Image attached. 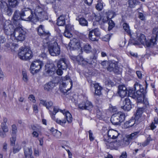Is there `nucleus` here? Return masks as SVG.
Returning <instances> with one entry per match:
<instances>
[{"mask_svg":"<svg viewBox=\"0 0 158 158\" xmlns=\"http://www.w3.org/2000/svg\"><path fill=\"white\" fill-rule=\"evenodd\" d=\"M12 134L11 135H16L17 132V129L16 126L15 125L12 126Z\"/></svg>","mask_w":158,"mask_h":158,"instance_id":"4c0bfd02","label":"nucleus"},{"mask_svg":"<svg viewBox=\"0 0 158 158\" xmlns=\"http://www.w3.org/2000/svg\"><path fill=\"white\" fill-rule=\"evenodd\" d=\"M138 105L139 106L140 104H142L144 105L143 106H142L141 107H139V108L137 109L136 111V116H138V117H140V115L142 114L143 113V110L146 109V108H148L149 107V106L148 107H146V105L145 104H144V102L143 101H143L139 103L138 102Z\"/></svg>","mask_w":158,"mask_h":158,"instance_id":"412c9836","label":"nucleus"},{"mask_svg":"<svg viewBox=\"0 0 158 158\" xmlns=\"http://www.w3.org/2000/svg\"><path fill=\"white\" fill-rule=\"evenodd\" d=\"M89 136L90 141H93L94 140V138L93 137V133L91 130L89 131Z\"/></svg>","mask_w":158,"mask_h":158,"instance_id":"69168bd1","label":"nucleus"},{"mask_svg":"<svg viewBox=\"0 0 158 158\" xmlns=\"http://www.w3.org/2000/svg\"><path fill=\"white\" fill-rule=\"evenodd\" d=\"M12 137L10 139V144L13 146L15 144V141L16 140V135H11Z\"/></svg>","mask_w":158,"mask_h":158,"instance_id":"09e8293b","label":"nucleus"},{"mask_svg":"<svg viewBox=\"0 0 158 158\" xmlns=\"http://www.w3.org/2000/svg\"><path fill=\"white\" fill-rule=\"evenodd\" d=\"M110 38V35L109 34L106 35L104 37L102 38L103 40L105 41H109Z\"/></svg>","mask_w":158,"mask_h":158,"instance_id":"052dcab7","label":"nucleus"},{"mask_svg":"<svg viewBox=\"0 0 158 158\" xmlns=\"http://www.w3.org/2000/svg\"><path fill=\"white\" fill-rule=\"evenodd\" d=\"M40 104H41L46 107V108L49 110L53 106V103L51 101H46L42 99H40Z\"/></svg>","mask_w":158,"mask_h":158,"instance_id":"5701e85b","label":"nucleus"},{"mask_svg":"<svg viewBox=\"0 0 158 158\" xmlns=\"http://www.w3.org/2000/svg\"><path fill=\"white\" fill-rule=\"evenodd\" d=\"M119 134L116 130L113 129H110L108 131V136L109 138L112 139H117Z\"/></svg>","mask_w":158,"mask_h":158,"instance_id":"6ab92c4d","label":"nucleus"},{"mask_svg":"<svg viewBox=\"0 0 158 158\" xmlns=\"http://www.w3.org/2000/svg\"><path fill=\"white\" fill-rule=\"evenodd\" d=\"M107 70L110 72L113 71L115 73H118L119 68L116 64L110 63L107 68Z\"/></svg>","mask_w":158,"mask_h":158,"instance_id":"4be33fe9","label":"nucleus"},{"mask_svg":"<svg viewBox=\"0 0 158 158\" xmlns=\"http://www.w3.org/2000/svg\"><path fill=\"white\" fill-rule=\"evenodd\" d=\"M28 98L29 100L35 103L36 102V100L35 99V97L32 94L30 95Z\"/></svg>","mask_w":158,"mask_h":158,"instance_id":"13d9d810","label":"nucleus"},{"mask_svg":"<svg viewBox=\"0 0 158 158\" xmlns=\"http://www.w3.org/2000/svg\"><path fill=\"white\" fill-rule=\"evenodd\" d=\"M23 75V79L25 82H27L28 81V77L27 75V73L26 71H23L22 72Z\"/></svg>","mask_w":158,"mask_h":158,"instance_id":"79ce46f5","label":"nucleus"},{"mask_svg":"<svg viewBox=\"0 0 158 158\" xmlns=\"http://www.w3.org/2000/svg\"><path fill=\"white\" fill-rule=\"evenodd\" d=\"M96 37V36L94 35L92 31H89V37L90 40L92 41H97Z\"/></svg>","mask_w":158,"mask_h":158,"instance_id":"72a5a7b5","label":"nucleus"},{"mask_svg":"<svg viewBox=\"0 0 158 158\" xmlns=\"http://www.w3.org/2000/svg\"><path fill=\"white\" fill-rule=\"evenodd\" d=\"M125 116L123 114L119 112L113 114L110 118L112 123L114 125H119L124 120Z\"/></svg>","mask_w":158,"mask_h":158,"instance_id":"1a4fd4ad","label":"nucleus"},{"mask_svg":"<svg viewBox=\"0 0 158 158\" xmlns=\"http://www.w3.org/2000/svg\"><path fill=\"white\" fill-rule=\"evenodd\" d=\"M87 64H92V62L91 61L89 60H85L83 59L82 62L81 63L80 65H81L82 66H85Z\"/></svg>","mask_w":158,"mask_h":158,"instance_id":"49530a36","label":"nucleus"},{"mask_svg":"<svg viewBox=\"0 0 158 158\" xmlns=\"http://www.w3.org/2000/svg\"><path fill=\"white\" fill-rule=\"evenodd\" d=\"M18 57L22 60H27L32 57L31 51L28 48H21L18 54Z\"/></svg>","mask_w":158,"mask_h":158,"instance_id":"6e6552de","label":"nucleus"},{"mask_svg":"<svg viewBox=\"0 0 158 158\" xmlns=\"http://www.w3.org/2000/svg\"><path fill=\"white\" fill-rule=\"evenodd\" d=\"M5 77V76L3 73L0 69V80L2 81L3 80Z\"/></svg>","mask_w":158,"mask_h":158,"instance_id":"e2e57ef3","label":"nucleus"},{"mask_svg":"<svg viewBox=\"0 0 158 158\" xmlns=\"http://www.w3.org/2000/svg\"><path fill=\"white\" fill-rule=\"evenodd\" d=\"M73 27L70 25H67L65 27V30L69 31L71 32V31L73 30Z\"/></svg>","mask_w":158,"mask_h":158,"instance_id":"603ef678","label":"nucleus"},{"mask_svg":"<svg viewBox=\"0 0 158 158\" xmlns=\"http://www.w3.org/2000/svg\"><path fill=\"white\" fill-rule=\"evenodd\" d=\"M105 84L108 86H112L114 85V82H112L110 80H107L105 81Z\"/></svg>","mask_w":158,"mask_h":158,"instance_id":"6e6d98bb","label":"nucleus"},{"mask_svg":"<svg viewBox=\"0 0 158 158\" xmlns=\"http://www.w3.org/2000/svg\"><path fill=\"white\" fill-rule=\"evenodd\" d=\"M54 87V84L52 81H50L46 83L44 86V89L47 91L52 90Z\"/></svg>","mask_w":158,"mask_h":158,"instance_id":"b1692460","label":"nucleus"},{"mask_svg":"<svg viewBox=\"0 0 158 158\" xmlns=\"http://www.w3.org/2000/svg\"><path fill=\"white\" fill-rule=\"evenodd\" d=\"M6 39L3 35H0V44H3L6 41Z\"/></svg>","mask_w":158,"mask_h":158,"instance_id":"bf43d9fd","label":"nucleus"},{"mask_svg":"<svg viewBox=\"0 0 158 158\" xmlns=\"http://www.w3.org/2000/svg\"><path fill=\"white\" fill-rule=\"evenodd\" d=\"M33 108L34 112L36 113H37L38 111V110L37 105L35 104L33 105Z\"/></svg>","mask_w":158,"mask_h":158,"instance_id":"680f3d73","label":"nucleus"},{"mask_svg":"<svg viewBox=\"0 0 158 158\" xmlns=\"http://www.w3.org/2000/svg\"><path fill=\"white\" fill-rule=\"evenodd\" d=\"M127 153L126 152H123L122 153L120 156V158H127Z\"/></svg>","mask_w":158,"mask_h":158,"instance_id":"0e129e2a","label":"nucleus"},{"mask_svg":"<svg viewBox=\"0 0 158 158\" xmlns=\"http://www.w3.org/2000/svg\"><path fill=\"white\" fill-rule=\"evenodd\" d=\"M108 25V30L110 31L114 27L115 24L114 22L112 20H110L109 21Z\"/></svg>","mask_w":158,"mask_h":158,"instance_id":"37998d69","label":"nucleus"},{"mask_svg":"<svg viewBox=\"0 0 158 158\" xmlns=\"http://www.w3.org/2000/svg\"><path fill=\"white\" fill-rule=\"evenodd\" d=\"M2 26L4 33L7 35L12 36L15 28L10 20H3L0 22V28Z\"/></svg>","mask_w":158,"mask_h":158,"instance_id":"20e7f679","label":"nucleus"},{"mask_svg":"<svg viewBox=\"0 0 158 158\" xmlns=\"http://www.w3.org/2000/svg\"><path fill=\"white\" fill-rule=\"evenodd\" d=\"M56 70L55 68L54 67L53 64L50 65L48 67V69L47 70V72L49 74L52 73L54 72Z\"/></svg>","mask_w":158,"mask_h":158,"instance_id":"f704fd0d","label":"nucleus"},{"mask_svg":"<svg viewBox=\"0 0 158 158\" xmlns=\"http://www.w3.org/2000/svg\"><path fill=\"white\" fill-rule=\"evenodd\" d=\"M139 131H137L127 135L126 142L127 143V144H128L132 140L137 138L139 135Z\"/></svg>","mask_w":158,"mask_h":158,"instance_id":"dca6fc26","label":"nucleus"},{"mask_svg":"<svg viewBox=\"0 0 158 158\" xmlns=\"http://www.w3.org/2000/svg\"><path fill=\"white\" fill-rule=\"evenodd\" d=\"M133 89L137 92V94L139 95V96L138 98V102L139 103L141 102L143 100L144 104H145L146 107H148L149 106L148 102V99L144 97V90L142 85L136 82L134 84Z\"/></svg>","mask_w":158,"mask_h":158,"instance_id":"7ed1b4c3","label":"nucleus"},{"mask_svg":"<svg viewBox=\"0 0 158 158\" xmlns=\"http://www.w3.org/2000/svg\"><path fill=\"white\" fill-rule=\"evenodd\" d=\"M49 112L52 119L61 125L67 120L69 123H71L72 121V115L68 111L59 110L57 107H54L53 112L49 110Z\"/></svg>","mask_w":158,"mask_h":158,"instance_id":"f257e3e1","label":"nucleus"},{"mask_svg":"<svg viewBox=\"0 0 158 158\" xmlns=\"http://www.w3.org/2000/svg\"><path fill=\"white\" fill-rule=\"evenodd\" d=\"M24 152L25 157L27 158L32 155V151L31 147H27L25 146L24 148Z\"/></svg>","mask_w":158,"mask_h":158,"instance_id":"a878e982","label":"nucleus"},{"mask_svg":"<svg viewBox=\"0 0 158 158\" xmlns=\"http://www.w3.org/2000/svg\"><path fill=\"white\" fill-rule=\"evenodd\" d=\"M128 121L131 127L133 126H135L137 124V123L136 122V121L134 118L131 119Z\"/></svg>","mask_w":158,"mask_h":158,"instance_id":"a19ab883","label":"nucleus"},{"mask_svg":"<svg viewBox=\"0 0 158 158\" xmlns=\"http://www.w3.org/2000/svg\"><path fill=\"white\" fill-rule=\"evenodd\" d=\"M62 69L60 68H58L56 70V73L57 75H62L63 73V71L62 70Z\"/></svg>","mask_w":158,"mask_h":158,"instance_id":"338daca9","label":"nucleus"},{"mask_svg":"<svg viewBox=\"0 0 158 158\" xmlns=\"http://www.w3.org/2000/svg\"><path fill=\"white\" fill-rule=\"evenodd\" d=\"M34 21L38 20L39 19H43L47 15L46 12L44 11L42 7L38 6L34 9Z\"/></svg>","mask_w":158,"mask_h":158,"instance_id":"9b49d317","label":"nucleus"},{"mask_svg":"<svg viewBox=\"0 0 158 158\" xmlns=\"http://www.w3.org/2000/svg\"><path fill=\"white\" fill-rule=\"evenodd\" d=\"M129 4L131 7H134L137 5L136 0H129Z\"/></svg>","mask_w":158,"mask_h":158,"instance_id":"e433bc0d","label":"nucleus"},{"mask_svg":"<svg viewBox=\"0 0 158 158\" xmlns=\"http://www.w3.org/2000/svg\"><path fill=\"white\" fill-rule=\"evenodd\" d=\"M37 31L39 35L43 36H45L46 38L48 37L49 33L48 31H46L43 26L40 25L38 27Z\"/></svg>","mask_w":158,"mask_h":158,"instance_id":"aec40b11","label":"nucleus"},{"mask_svg":"<svg viewBox=\"0 0 158 158\" xmlns=\"http://www.w3.org/2000/svg\"><path fill=\"white\" fill-rule=\"evenodd\" d=\"M21 148V146L18 144H16L13 148V153H15L19 151Z\"/></svg>","mask_w":158,"mask_h":158,"instance_id":"58836bf2","label":"nucleus"},{"mask_svg":"<svg viewBox=\"0 0 158 158\" xmlns=\"http://www.w3.org/2000/svg\"><path fill=\"white\" fill-rule=\"evenodd\" d=\"M64 35L65 37L68 38H70L72 37L73 36L71 32L69 31L66 30H65L64 33Z\"/></svg>","mask_w":158,"mask_h":158,"instance_id":"c03bdc74","label":"nucleus"},{"mask_svg":"<svg viewBox=\"0 0 158 158\" xmlns=\"http://www.w3.org/2000/svg\"><path fill=\"white\" fill-rule=\"evenodd\" d=\"M22 19L26 21H34V16L31 10L28 8H24L20 12Z\"/></svg>","mask_w":158,"mask_h":158,"instance_id":"39448f33","label":"nucleus"},{"mask_svg":"<svg viewBox=\"0 0 158 158\" xmlns=\"http://www.w3.org/2000/svg\"><path fill=\"white\" fill-rule=\"evenodd\" d=\"M13 19L14 21L16 22L22 19L21 12L19 13L17 11H15L13 15Z\"/></svg>","mask_w":158,"mask_h":158,"instance_id":"2f4dec72","label":"nucleus"},{"mask_svg":"<svg viewBox=\"0 0 158 158\" xmlns=\"http://www.w3.org/2000/svg\"><path fill=\"white\" fill-rule=\"evenodd\" d=\"M110 19V15H109V16H104L102 17L101 20L104 23H105L107 22V21Z\"/></svg>","mask_w":158,"mask_h":158,"instance_id":"3c124183","label":"nucleus"},{"mask_svg":"<svg viewBox=\"0 0 158 158\" xmlns=\"http://www.w3.org/2000/svg\"><path fill=\"white\" fill-rule=\"evenodd\" d=\"M136 35L135 41L138 44H146L148 47L152 46L156 44L157 37L156 34H155L152 36L150 41L148 42H147L145 37L143 34L138 33H137Z\"/></svg>","mask_w":158,"mask_h":158,"instance_id":"f03ea898","label":"nucleus"},{"mask_svg":"<svg viewBox=\"0 0 158 158\" xmlns=\"http://www.w3.org/2000/svg\"><path fill=\"white\" fill-rule=\"evenodd\" d=\"M78 107L81 110H91L93 107V105L91 102L86 101L85 102H82L80 103L78 105Z\"/></svg>","mask_w":158,"mask_h":158,"instance_id":"f8f14e48","label":"nucleus"},{"mask_svg":"<svg viewBox=\"0 0 158 158\" xmlns=\"http://www.w3.org/2000/svg\"><path fill=\"white\" fill-rule=\"evenodd\" d=\"M48 45V50L50 54L52 56H57L60 53V49L57 43L54 42L53 43L48 44L47 42L44 46L46 47Z\"/></svg>","mask_w":158,"mask_h":158,"instance_id":"423d86ee","label":"nucleus"},{"mask_svg":"<svg viewBox=\"0 0 158 158\" xmlns=\"http://www.w3.org/2000/svg\"><path fill=\"white\" fill-rule=\"evenodd\" d=\"M54 134V135L57 138H60L61 135V133L59 131L55 130V132Z\"/></svg>","mask_w":158,"mask_h":158,"instance_id":"5fc2aeb1","label":"nucleus"},{"mask_svg":"<svg viewBox=\"0 0 158 158\" xmlns=\"http://www.w3.org/2000/svg\"><path fill=\"white\" fill-rule=\"evenodd\" d=\"M96 8L99 11L101 10L103 8L102 3L100 2H98L96 6Z\"/></svg>","mask_w":158,"mask_h":158,"instance_id":"de8ad7c7","label":"nucleus"},{"mask_svg":"<svg viewBox=\"0 0 158 158\" xmlns=\"http://www.w3.org/2000/svg\"><path fill=\"white\" fill-rule=\"evenodd\" d=\"M84 50L87 53H88L91 52V48L90 45L89 44L85 45L84 47Z\"/></svg>","mask_w":158,"mask_h":158,"instance_id":"c9c22d12","label":"nucleus"},{"mask_svg":"<svg viewBox=\"0 0 158 158\" xmlns=\"http://www.w3.org/2000/svg\"><path fill=\"white\" fill-rule=\"evenodd\" d=\"M9 5L12 8H15L18 6L19 3V0H8Z\"/></svg>","mask_w":158,"mask_h":158,"instance_id":"cd10ccee","label":"nucleus"},{"mask_svg":"<svg viewBox=\"0 0 158 158\" xmlns=\"http://www.w3.org/2000/svg\"><path fill=\"white\" fill-rule=\"evenodd\" d=\"M5 132L3 131L2 130H0V136L2 138H5L6 137V135Z\"/></svg>","mask_w":158,"mask_h":158,"instance_id":"774afa93","label":"nucleus"},{"mask_svg":"<svg viewBox=\"0 0 158 158\" xmlns=\"http://www.w3.org/2000/svg\"><path fill=\"white\" fill-rule=\"evenodd\" d=\"M2 129L0 130H2L3 131L5 132H7L8 131V130L7 127L6 125H5L4 123H2L1 125Z\"/></svg>","mask_w":158,"mask_h":158,"instance_id":"a18cd8bd","label":"nucleus"},{"mask_svg":"<svg viewBox=\"0 0 158 158\" xmlns=\"http://www.w3.org/2000/svg\"><path fill=\"white\" fill-rule=\"evenodd\" d=\"M94 87L95 89V95L98 96L102 94L101 90L102 89V88L98 83L95 84Z\"/></svg>","mask_w":158,"mask_h":158,"instance_id":"393cba45","label":"nucleus"},{"mask_svg":"<svg viewBox=\"0 0 158 158\" xmlns=\"http://www.w3.org/2000/svg\"><path fill=\"white\" fill-rule=\"evenodd\" d=\"M5 12L6 14L9 16L11 15L12 14L11 9L8 6L6 9L5 11H3Z\"/></svg>","mask_w":158,"mask_h":158,"instance_id":"8fccbe9b","label":"nucleus"},{"mask_svg":"<svg viewBox=\"0 0 158 158\" xmlns=\"http://www.w3.org/2000/svg\"><path fill=\"white\" fill-rule=\"evenodd\" d=\"M58 68H60L63 70L66 69L67 67L66 60L64 58H61L57 63Z\"/></svg>","mask_w":158,"mask_h":158,"instance_id":"a211bd4d","label":"nucleus"},{"mask_svg":"<svg viewBox=\"0 0 158 158\" xmlns=\"http://www.w3.org/2000/svg\"><path fill=\"white\" fill-rule=\"evenodd\" d=\"M122 109L128 111L131 108V104L130 100L128 98H126L123 101V105L121 106Z\"/></svg>","mask_w":158,"mask_h":158,"instance_id":"2eb2a0df","label":"nucleus"},{"mask_svg":"<svg viewBox=\"0 0 158 158\" xmlns=\"http://www.w3.org/2000/svg\"><path fill=\"white\" fill-rule=\"evenodd\" d=\"M69 47L71 50H73L81 47V45L78 40L76 39L73 38L71 40L69 44Z\"/></svg>","mask_w":158,"mask_h":158,"instance_id":"ddd939ff","label":"nucleus"},{"mask_svg":"<svg viewBox=\"0 0 158 158\" xmlns=\"http://www.w3.org/2000/svg\"><path fill=\"white\" fill-rule=\"evenodd\" d=\"M65 23L64 18V16L61 15L57 19V24L59 26H63Z\"/></svg>","mask_w":158,"mask_h":158,"instance_id":"c756f323","label":"nucleus"},{"mask_svg":"<svg viewBox=\"0 0 158 158\" xmlns=\"http://www.w3.org/2000/svg\"><path fill=\"white\" fill-rule=\"evenodd\" d=\"M43 66L42 61L37 60L34 61L31 64L30 70L31 73L34 74L39 72Z\"/></svg>","mask_w":158,"mask_h":158,"instance_id":"9d476101","label":"nucleus"},{"mask_svg":"<svg viewBox=\"0 0 158 158\" xmlns=\"http://www.w3.org/2000/svg\"><path fill=\"white\" fill-rule=\"evenodd\" d=\"M106 14L107 16H109V15H110V19H111L113 17L114 13L111 10H109L106 12Z\"/></svg>","mask_w":158,"mask_h":158,"instance_id":"864d4df0","label":"nucleus"},{"mask_svg":"<svg viewBox=\"0 0 158 158\" xmlns=\"http://www.w3.org/2000/svg\"><path fill=\"white\" fill-rule=\"evenodd\" d=\"M108 140V139L107 140L105 138L104 139V141L106 146L108 147V148H109L111 149H117V148L120 145L119 144H118V145H116L118 143L117 142H111L109 143Z\"/></svg>","mask_w":158,"mask_h":158,"instance_id":"f3484780","label":"nucleus"},{"mask_svg":"<svg viewBox=\"0 0 158 158\" xmlns=\"http://www.w3.org/2000/svg\"><path fill=\"white\" fill-rule=\"evenodd\" d=\"M8 7L7 4L6 2V0H0V9L2 11H5Z\"/></svg>","mask_w":158,"mask_h":158,"instance_id":"c85d7f7f","label":"nucleus"},{"mask_svg":"<svg viewBox=\"0 0 158 158\" xmlns=\"http://www.w3.org/2000/svg\"><path fill=\"white\" fill-rule=\"evenodd\" d=\"M128 95L133 98H136L138 101V98L139 96L138 94H137V92L133 88L129 89L128 91Z\"/></svg>","mask_w":158,"mask_h":158,"instance_id":"bb28decb","label":"nucleus"},{"mask_svg":"<svg viewBox=\"0 0 158 158\" xmlns=\"http://www.w3.org/2000/svg\"><path fill=\"white\" fill-rule=\"evenodd\" d=\"M123 27L124 30L129 35H131V31L129 28V25L126 23H124L123 24Z\"/></svg>","mask_w":158,"mask_h":158,"instance_id":"473e14b6","label":"nucleus"},{"mask_svg":"<svg viewBox=\"0 0 158 158\" xmlns=\"http://www.w3.org/2000/svg\"><path fill=\"white\" fill-rule=\"evenodd\" d=\"M70 58L72 60L76 63V62L77 59H78L80 58L79 56H70Z\"/></svg>","mask_w":158,"mask_h":158,"instance_id":"4d7b16f0","label":"nucleus"},{"mask_svg":"<svg viewBox=\"0 0 158 158\" xmlns=\"http://www.w3.org/2000/svg\"><path fill=\"white\" fill-rule=\"evenodd\" d=\"M78 21L80 25L82 26H88V21L83 18H81L79 19Z\"/></svg>","mask_w":158,"mask_h":158,"instance_id":"7c9ffc66","label":"nucleus"},{"mask_svg":"<svg viewBox=\"0 0 158 158\" xmlns=\"http://www.w3.org/2000/svg\"><path fill=\"white\" fill-rule=\"evenodd\" d=\"M127 90L126 87L123 85L118 86V93L121 98H124L127 94Z\"/></svg>","mask_w":158,"mask_h":158,"instance_id":"4468645a","label":"nucleus"},{"mask_svg":"<svg viewBox=\"0 0 158 158\" xmlns=\"http://www.w3.org/2000/svg\"><path fill=\"white\" fill-rule=\"evenodd\" d=\"M94 34L96 37H99L101 35V33L98 28H96L91 30Z\"/></svg>","mask_w":158,"mask_h":158,"instance_id":"ea45409f","label":"nucleus"},{"mask_svg":"<svg viewBox=\"0 0 158 158\" xmlns=\"http://www.w3.org/2000/svg\"><path fill=\"white\" fill-rule=\"evenodd\" d=\"M26 31L20 27H18L15 28L12 36L15 39L19 41H23L25 39Z\"/></svg>","mask_w":158,"mask_h":158,"instance_id":"0eeeda50","label":"nucleus"}]
</instances>
